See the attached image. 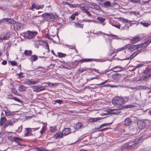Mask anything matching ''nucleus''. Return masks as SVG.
I'll list each match as a JSON object with an SVG mask.
<instances>
[{
	"label": "nucleus",
	"mask_w": 151,
	"mask_h": 151,
	"mask_svg": "<svg viewBox=\"0 0 151 151\" xmlns=\"http://www.w3.org/2000/svg\"><path fill=\"white\" fill-rule=\"evenodd\" d=\"M151 43V36L148 37L146 40V41L142 44H139L137 45H133L131 46L129 49L131 51H133L137 49H139L140 47V49L137 50L130 57L128 58H125L123 59H119V60L121 61L126 60H130L133 59L134 57L138 55L140 52V50L142 49H143L146 47Z\"/></svg>",
	"instance_id": "1"
},
{
	"label": "nucleus",
	"mask_w": 151,
	"mask_h": 151,
	"mask_svg": "<svg viewBox=\"0 0 151 151\" xmlns=\"http://www.w3.org/2000/svg\"><path fill=\"white\" fill-rule=\"evenodd\" d=\"M112 103L114 105H122L124 104V99L121 97H115L112 100Z\"/></svg>",
	"instance_id": "2"
},
{
	"label": "nucleus",
	"mask_w": 151,
	"mask_h": 151,
	"mask_svg": "<svg viewBox=\"0 0 151 151\" xmlns=\"http://www.w3.org/2000/svg\"><path fill=\"white\" fill-rule=\"evenodd\" d=\"M38 34L37 31H28L24 33V36L25 38L31 39L34 37Z\"/></svg>",
	"instance_id": "3"
},
{
	"label": "nucleus",
	"mask_w": 151,
	"mask_h": 151,
	"mask_svg": "<svg viewBox=\"0 0 151 151\" xmlns=\"http://www.w3.org/2000/svg\"><path fill=\"white\" fill-rule=\"evenodd\" d=\"M41 16L45 19V20L47 21L51 22L54 21L56 17L55 15L52 14H49L46 13L43 14Z\"/></svg>",
	"instance_id": "4"
},
{
	"label": "nucleus",
	"mask_w": 151,
	"mask_h": 151,
	"mask_svg": "<svg viewBox=\"0 0 151 151\" xmlns=\"http://www.w3.org/2000/svg\"><path fill=\"white\" fill-rule=\"evenodd\" d=\"M45 86H32V87L33 92L37 93L45 90L46 89Z\"/></svg>",
	"instance_id": "5"
},
{
	"label": "nucleus",
	"mask_w": 151,
	"mask_h": 151,
	"mask_svg": "<svg viewBox=\"0 0 151 151\" xmlns=\"http://www.w3.org/2000/svg\"><path fill=\"white\" fill-rule=\"evenodd\" d=\"M142 36H143V35L142 34H139L135 36L132 39V40H131V42L132 43L134 44L135 43L138 41L140 40L141 39L143 38L144 37H142Z\"/></svg>",
	"instance_id": "6"
},
{
	"label": "nucleus",
	"mask_w": 151,
	"mask_h": 151,
	"mask_svg": "<svg viewBox=\"0 0 151 151\" xmlns=\"http://www.w3.org/2000/svg\"><path fill=\"white\" fill-rule=\"evenodd\" d=\"M39 128V127H37L35 128H26V130L25 133L24 134V135L25 136H28L29 135H32L31 132L32 131V129H33L34 131H35V130H37Z\"/></svg>",
	"instance_id": "7"
},
{
	"label": "nucleus",
	"mask_w": 151,
	"mask_h": 151,
	"mask_svg": "<svg viewBox=\"0 0 151 151\" xmlns=\"http://www.w3.org/2000/svg\"><path fill=\"white\" fill-rule=\"evenodd\" d=\"M145 123L142 120H139L137 122V126L140 129H144L145 126Z\"/></svg>",
	"instance_id": "8"
},
{
	"label": "nucleus",
	"mask_w": 151,
	"mask_h": 151,
	"mask_svg": "<svg viewBox=\"0 0 151 151\" xmlns=\"http://www.w3.org/2000/svg\"><path fill=\"white\" fill-rule=\"evenodd\" d=\"M70 129L69 128L64 129L62 132L63 136H65L71 133Z\"/></svg>",
	"instance_id": "9"
},
{
	"label": "nucleus",
	"mask_w": 151,
	"mask_h": 151,
	"mask_svg": "<svg viewBox=\"0 0 151 151\" xmlns=\"http://www.w3.org/2000/svg\"><path fill=\"white\" fill-rule=\"evenodd\" d=\"M115 110L114 109H109L105 111L104 112L101 114L102 116L107 115L109 114H112V111Z\"/></svg>",
	"instance_id": "10"
},
{
	"label": "nucleus",
	"mask_w": 151,
	"mask_h": 151,
	"mask_svg": "<svg viewBox=\"0 0 151 151\" xmlns=\"http://www.w3.org/2000/svg\"><path fill=\"white\" fill-rule=\"evenodd\" d=\"M14 24V28L15 30H19L22 27V25L20 23L16 22V23Z\"/></svg>",
	"instance_id": "11"
},
{
	"label": "nucleus",
	"mask_w": 151,
	"mask_h": 151,
	"mask_svg": "<svg viewBox=\"0 0 151 151\" xmlns=\"http://www.w3.org/2000/svg\"><path fill=\"white\" fill-rule=\"evenodd\" d=\"M124 124L125 126H130L132 123V120L129 118H127L124 120Z\"/></svg>",
	"instance_id": "12"
},
{
	"label": "nucleus",
	"mask_w": 151,
	"mask_h": 151,
	"mask_svg": "<svg viewBox=\"0 0 151 151\" xmlns=\"http://www.w3.org/2000/svg\"><path fill=\"white\" fill-rule=\"evenodd\" d=\"M63 137V135L62 132H57L53 136L54 137L55 139H57L58 138H62Z\"/></svg>",
	"instance_id": "13"
},
{
	"label": "nucleus",
	"mask_w": 151,
	"mask_h": 151,
	"mask_svg": "<svg viewBox=\"0 0 151 151\" xmlns=\"http://www.w3.org/2000/svg\"><path fill=\"white\" fill-rule=\"evenodd\" d=\"M122 69V68L119 66H117L112 68V70L114 72L120 71Z\"/></svg>",
	"instance_id": "14"
},
{
	"label": "nucleus",
	"mask_w": 151,
	"mask_h": 151,
	"mask_svg": "<svg viewBox=\"0 0 151 151\" xmlns=\"http://www.w3.org/2000/svg\"><path fill=\"white\" fill-rule=\"evenodd\" d=\"M102 5L104 7L107 8L110 6L111 3L110 1H107L102 4Z\"/></svg>",
	"instance_id": "15"
},
{
	"label": "nucleus",
	"mask_w": 151,
	"mask_h": 151,
	"mask_svg": "<svg viewBox=\"0 0 151 151\" xmlns=\"http://www.w3.org/2000/svg\"><path fill=\"white\" fill-rule=\"evenodd\" d=\"M121 77V75L119 74H114L113 76V78L116 81H118L120 79Z\"/></svg>",
	"instance_id": "16"
},
{
	"label": "nucleus",
	"mask_w": 151,
	"mask_h": 151,
	"mask_svg": "<svg viewBox=\"0 0 151 151\" xmlns=\"http://www.w3.org/2000/svg\"><path fill=\"white\" fill-rule=\"evenodd\" d=\"M122 109V108H118L116 109H115V110L114 111H112V114H113L116 115L119 114L121 112L120 110Z\"/></svg>",
	"instance_id": "17"
},
{
	"label": "nucleus",
	"mask_w": 151,
	"mask_h": 151,
	"mask_svg": "<svg viewBox=\"0 0 151 151\" xmlns=\"http://www.w3.org/2000/svg\"><path fill=\"white\" fill-rule=\"evenodd\" d=\"M10 37V35L8 33H6L4 35L1 37V38L3 40H6L8 39Z\"/></svg>",
	"instance_id": "18"
},
{
	"label": "nucleus",
	"mask_w": 151,
	"mask_h": 151,
	"mask_svg": "<svg viewBox=\"0 0 151 151\" xmlns=\"http://www.w3.org/2000/svg\"><path fill=\"white\" fill-rule=\"evenodd\" d=\"M32 53V52L31 50H26L24 52V54L26 56H30Z\"/></svg>",
	"instance_id": "19"
},
{
	"label": "nucleus",
	"mask_w": 151,
	"mask_h": 151,
	"mask_svg": "<svg viewBox=\"0 0 151 151\" xmlns=\"http://www.w3.org/2000/svg\"><path fill=\"white\" fill-rule=\"evenodd\" d=\"M100 119V118L99 117L91 118L89 119L88 121L89 122H93Z\"/></svg>",
	"instance_id": "20"
},
{
	"label": "nucleus",
	"mask_w": 151,
	"mask_h": 151,
	"mask_svg": "<svg viewBox=\"0 0 151 151\" xmlns=\"http://www.w3.org/2000/svg\"><path fill=\"white\" fill-rule=\"evenodd\" d=\"M93 59H83L80 60V62L82 63L83 62H87L92 61L93 60Z\"/></svg>",
	"instance_id": "21"
},
{
	"label": "nucleus",
	"mask_w": 151,
	"mask_h": 151,
	"mask_svg": "<svg viewBox=\"0 0 151 151\" xmlns=\"http://www.w3.org/2000/svg\"><path fill=\"white\" fill-rule=\"evenodd\" d=\"M7 23L9 24H14L16 23V21L13 19L8 18Z\"/></svg>",
	"instance_id": "22"
},
{
	"label": "nucleus",
	"mask_w": 151,
	"mask_h": 151,
	"mask_svg": "<svg viewBox=\"0 0 151 151\" xmlns=\"http://www.w3.org/2000/svg\"><path fill=\"white\" fill-rule=\"evenodd\" d=\"M38 59V58L37 55H34L31 56L30 58V60L31 61H32V62H33L37 60Z\"/></svg>",
	"instance_id": "23"
},
{
	"label": "nucleus",
	"mask_w": 151,
	"mask_h": 151,
	"mask_svg": "<svg viewBox=\"0 0 151 151\" xmlns=\"http://www.w3.org/2000/svg\"><path fill=\"white\" fill-rule=\"evenodd\" d=\"M27 88V87L23 85H22L19 86V90L21 92L25 91Z\"/></svg>",
	"instance_id": "24"
},
{
	"label": "nucleus",
	"mask_w": 151,
	"mask_h": 151,
	"mask_svg": "<svg viewBox=\"0 0 151 151\" xmlns=\"http://www.w3.org/2000/svg\"><path fill=\"white\" fill-rule=\"evenodd\" d=\"M12 92L15 95L19 96H22L21 94L18 93L17 91L14 88L12 89Z\"/></svg>",
	"instance_id": "25"
},
{
	"label": "nucleus",
	"mask_w": 151,
	"mask_h": 151,
	"mask_svg": "<svg viewBox=\"0 0 151 151\" xmlns=\"http://www.w3.org/2000/svg\"><path fill=\"white\" fill-rule=\"evenodd\" d=\"M80 8L82 9L83 12L86 13L88 11V7L87 6H82L80 5Z\"/></svg>",
	"instance_id": "26"
},
{
	"label": "nucleus",
	"mask_w": 151,
	"mask_h": 151,
	"mask_svg": "<svg viewBox=\"0 0 151 151\" xmlns=\"http://www.w3.org/2000/svg\"><path fill=\"white\" fill-rule=\"evenodd\" d=\"M6 118L5 117L1 116L0 121V125L2 126L4 124V122L6 121Z\"/></svg>",
	"instance_id": "27"
},
{
	"label": "nucleus",
	"mask_w": 151,
	"mask_h": 151,
	"mask_svg": "<svg viewBox=\"0 0 151 151\" xmlns=\"http://www.w3.org/2000/svg\"><path fill=\"white\" fill-rule=\"evenodd\" d=\"M82 126L83 125L81 123H78L76 124L75 128L76 129H78L81 128L82 127Z\"/></svg>",
	"instance_id": "28"
},
{
	"label": "nucleus",
	"mask_w": 151,
	"mask_h": 151,
	"mask_svg": "<svg viewBox=\"0 0 151 151\" xmlns=\"http://www.w3.org/2000/svg\"><path fill=\"white\" fill-rule=\"evenodd\" d=\"M49 129L51 132H55L56 131V127L55 126L50 127L49 128Z\"/></svg>",
	"instance_id": "29"
},
{
	"label": "nucleus",
	"mask_w": 151,
	"mask_h": 151,
	"mask_svg": "<svg viewBox=\"0 0 151 151\" xmlns=\"http://www.w3.org/2000/svg\"><path fill=\"white\" fill-rule=\"evenodd\" d=\"M93 9L96 10H98L99 11H100L101 10V8L100 6L98 5L95 4L93 6Z\"/></svg>",
	"instance_id": "30"
},
{
	"label": "nucleus",
	"mask_w": 151,
	"mask_h": 151,
	"mask_svg": "<svg viewBox=\"0 0 151 151\" xmlns=\"http://www.w3.org/2000/svg\"><path fill=\"white\" fill-rule=\"evenodd\" d=\"M58 56L59 58L65 57L66 56L65 54L61 52H58Z\"/></svg>",
	"instance_id": "31"
},
{
	"label": "nucleus",
	"mask_w": 151,
	"mask_h": 151,
	"mask_svg": "<svg viewBox=\"0 0 151 151\" xmlns=\"http://www.w3.org/2000/svg\"><path fill=\"white\" fill-rule=\"evenodd\" d=\"M120 19L123 22L130 23L132 22L131 21L127 19H124L122 18H120Z\"/></svg>",
	"instance_id": "32"
},
{
	"label": "nucleus",
	"mask_w": 151,
	"mask_h": 151,
	"mask_svg": "<svg viewBox=\"0 0 151 151\" xmlns=\"http://www.w3.org/2000/svg\"><path fill=\"white\" fill-rule=\"evenodd\" d=\"M74 26L77 28H83V25L78 23H75L74 24Z\"/></svg>",
	"instance_id": "33"
},
{
	"label": "nucleus",
	"mask_w": 151,
	"mask_h": 151,
	"mask_svg": "<svg viewBox=\"0 0 151 151\" xmlns=\"http://www.w3.org/2000/svg\"><path fill=\"white\" fill-rule=\"evenodd\" d=\"M39 82V79H36L35 80H33V79L31 80V84L34 85L38 83Z\"/></svg>",
	"instance_id": "34"
},
{
	"label": "nucleus",
	"mask_w": 151,
	"mask_h": 151,
	"mask_svg": "<svg viewBox=\"0 0 151 151\" xmlns=\"http://www.w3.org/2000/svg\"><path fill=\"white\" fill-rule=\"evenodd\" d=\"M8 18H4L0 20V24L2 23H7Z\"/></svg>",
	"instance_id": "35"
},
{
	"label": "nucleus",
	"mask_w": 151,
	"mask_h": 151,
	"mask_svg": "<svg viewBox=\"0 0 151 151\" xmlns=\"http://www.w3.org/2000/svg\"><path fill=\"white\" fill-rule=\"evenodd\" d=\"M135 107V106L133 105L130 104L129 105H127L126 106H125L124 107V108H125V109L127 108H133Z\"/></svg>",
	"instance_id": "36"
},
{
	"label": "nucleus",
	"mask_w": 151,
	"mask_h": 151,
	"mask_svg": "<svg viewBox=\"0 0 151 151\" xmlns=\"http://www.w3.org/2000/svg\"><path fill=\"white\" fill-rule=\"evenodd\" d=\"M44 83L47 84L48 85V86H50V87L53 86H56L57 84V83H49V82H45Z\"/></svg>",
	"instance_id": "37"
},
{
	"label": "nucleus",
	"mask_w": 151,
	"mask_h": 151,
	"mask_svg": "<svg viewBox=\"0 0 151 151\" xmlns=\"http://www.w3.org/2000/svg\"><path fill=\"white\" fill-rule=\"evenodd\" d=\"M128 46L127 45L124 46L118 49H117V51L119 52L120 51H121L122 50H125V49H126V48H128Z\"/></svg>",
	"instance_id": "38"
},
{
	"label": "nucleus",
	"mask_w": 151,
	"mask_h": 151,
	"mask_svg": "<svg viewBox=\"0 0 151 151\" xmlns=\"http://www.w3.org/2000/svg\"><path fill=\"white\" fill-rule=\"evenodd\" d=\"M98 20L101 23L104 22L105 21V19L101 17H98L97 18Z\"/></svg>",
	"instance_id": "39"
},
{
	"label": "nucleus",
	"mask_w": 151,
	"mask_h": 151,
	"mask_svg": "<svg viewBox=\"0 0 151 151\" xmlns=\"http://www.w3.org/2000/svg\"><path fill=\"white\" fill-rule=\"evenodd\" d=\"M140 24L146 27H148V26L150 25V24L148 23H146L143 22H141Z\"/></svg>",
	"instance_id": "40"
},
{
	"label": "nucleus",
	"mask_w": 151,
	"mask_h": 151,
	"mask_svg": "<svg viewBox=\"0 0 151 151\" xmlns=\"http://www.w3.org/2000/svg\"><path fill=\"white\" fill-rule=\"evenodd\" d=\"M21 140V139L19 137H13L12 139V141H15L16 142H18L19 140Z\"/></svg>",
	"instance_id": "41"
},
{
	"label": "nucleus",
	"mask_w": 151,
	"mask_h": 151,
	"mask_svg": "<svg viewBox=\"0 0 151 151\" xmlns=\"http://www.w3.org/2000/svg\"><path fill=\"white\" fill-rule=\"evenodd\" d=\"M45 126H43L40 132L42 134L44 133L45 132Z\"/></svg>",
	"instance_id": "42"
},
{
	"label": "nucleus",
	"mask_w": 151,
	"mask_h": 151,
	"mask_svg": "<svg viewBox=\"0 0 151 151\" xmlns=\"http://www.w3.org/2000/svg\"><path fill=\"white\" fill-rule=\"evenodd\" d=\"M10 63L11 64V65L12 66H17L18 65V64L17 62L14 61H10Z\"/></svg>",
	"instance_id": "43"
},
{
	"label": "nucleus",
	"mask_w": 151,
	"mask_h": 151,
	"mask_svg": "<svg viewBox=\"0 0 151 151\" xmlns=\"http://www.w3.org/2000/svg\"><path fill=\"white\" fill-rule=\"evenodd\" d=\"M66 46L67 47H68L69 49H75V47H76V45H66Z\"/></svg>",
	"instance_id": "44"
},
{
	"label": "nucleus",
	"mask_w": 151,
	"mask_h": 151,
	"mask_svg": "<svg viewBox=\"0 0 151 151\" xmlns=\"http://www.w3.org/2000/svg\"><path fill=\"white\" fill-rule=\"evenodd\" d=\"M53 102L60 104L63 103V101L60 100H55L53 101Z\"/></svg>",
	"instance_id": "45"
},
{
	"label": "nucleus",
	"mask_w": 151,
	"mask_h": 151,
	"mask_svg": "<svg viewBox=\"0 0 151 151\" xmlns=\"http://www.w3.org/2000/svg\"><path fill=\"white\" fill-rule=\"evenodd\" d=\"M15 121L14 119L12 120L10 122H8L9 125H13L15 123Z\"/></svg>",
	"instance_id": "46"
},
{
	"label": "nucleus",
	"mask_w": 151,
	"mask_h": 151,
	"mask_svg": "<svg viewBox=\"0 0 151 151\" xmlns=\"http://www.w3.org/2000/svg\"><path fill=\"white\" fill-rule=\"evenodd\" d=\"M37 151H46L45 149L42 147H37L35 149Z\"/></svg>",
	"instance_id": "47"
},
{
	"label": "nucleus",
	"mask_w": 151,
	"mask_h": 151,
	"mask_svg": "<svg viewBox=\"0 0 151 151\" xmlns=\"http://www.w3.org/2000/svg\"><path fill=\"white\" fill-rule=\"evenodd\" d=\"M44 6V5L37 6L36 8V9L37 10H38L40 9H42L43 8V7Z\"/></svg>",
	"instance_id": "48"
},
{
	"label": "nucleus",
	"mask_w": 151,
	"mask_h": 151,
	"mask_svg": "<svg viewBox=\"0 0 151 151\" xmlns=\"http://www.w3.org/2000/svg\"><path fill=\"white\" fill-rule=\"evenodd\" d=\"M136 145H137V144L136 143H134L132 145H130V143H129V144L128 145V147H134Z\"/></svg>",
	"instance_id": "49"
},
{
	"label": "nucleus",
	"mask_w": 151,
	"mask_h": 151,
	"mask_svg": "<svg viewBox=\"0 0 151 151\" xmlns=\"http://www.w3.org/2000/svg\"><path fill=\"white\" fill-rule=\"evenodd\" d=\"M79 63H80V60H76L73 63L74 64L75 66H76L78 65Z\"/></svg>",
	"instance_id": "50"
},
{
	"label": "nucleus",
	"mask_w": 151,
	"mask_h": 151,
	"mask_svg": "<svg viewBox=\"0 0 151 151\" xmlns=\"http://www.w3.org/2000/svg\"><path fill=\"white\" fill-rule=\"evenodd\" d=\"M113 123V122H111V123H105V124H104L101 125L102 127H103L104 126H108V125H111Z\"/></svg>",
	"instance_id": "51"
},
{
	"label": "nucleus",
	"mask_w": 151,
	"mask_h": 151,
	"mask_svg": "<svg viewBox=\"0 0 151 151\" xmlns=\"http://www.w3.org/2000/svg\"><path fill=\"white\" fill-rule=\"evenodd\" d=\"M13 100L17 101L21 103L22 102V101L19 99L17 98V97H14L13 98Z\"/></svg>",
	"instance_id": "52"
},
{
	"label": "nucleus",
	"mask_w": 151,
	"mask_h": 151,
	"mask_svg": "<svg viewBox=\"0 0 151 151\" xmlns=\"http://www.w3.org/2000/svg\"><path fill=\"white\" fill-rule=\"evenodd\" d=\"M36 6H37L35 4H33L32 5V7H30L29 8V9L31 10H33L35 8H36Z\"/></svg>",
	"instance_id": "53"
},
{
	"label": "nucleus",
	"mask_w": 151,
	"mask_h": 151,
	"mask_svg": "<svg viewBox=\"0 0 151 151\" xmlns=\"http://www.w3.org/2000/svg\"><path fill=\"white\" fill-rule=\"evenodd\" d=\"M83 70H84V71H90L89 72H91L92 71V70L90 68H83Z\"/></svg>",
	"instance_id": "54"
},
{
	"label": "nucleus",
	"mask_w": 151,
	"mask_h": 151,
	"mask_svg": "<svg viewBox=\"0 0 151 151\" xmlns=\"http://www.w3.org/2000/svg\"><path fill=\"white\" fill-rule=\"evenodd\" d=\"M23 73L22 72H21L19 74H17V75L20 78H22L24 77V76L22 75Z\"/></svg>",
	"instance_id": "55"
},
{
	"label": "nucleus",
	"mask_w": 151,
	"mask_h": 151,
	"mask_svg": "<svg viewBox=\"0 0 151 151\" xmlns=\"http://www.w3.org/2000/svg\"><path fill=\"white\" fill-rule=\"evenodd\" d=\"M22 125L20 126L19 127H18V129L17 130V131L18 132H21L22 130Z\"/></svg>",
	"instance_id": "56"
},
{
	"label": "nucleus",
	"mask_w": 151,
	"mask_h": 151,
	"mask_svg": "<svg viewBox=\"0 0 151 151\" xmlns=\"http://www.w3.org/2000/svg\"><path fill=\"white\" fill-rule=\"evenodd\" d=\"M106 82H107V81H105L104 82H102V83H100V84H96V87H95V88H98V86L99 85H103V84H104L105 83H106Z\"/></svg>",
	"instance_id": "57"
},
{
	"label": "nucleus",
	"mask_w": 151,
	"mask_h": 151,
	"mask_svg": "<svg viewBox=\"0 0 151 151\" xmlns=\"http://www.w3.org/2000/svg\"><path fill=\"white\" fill-rule=\"evenodd\" d=\"M112 25L119 29L121 27V25L120 24L118 25L112 24Z\"/></svg>",
	"instance_id": "58"
},
{
	"label": "nucleus",
	"mask_w": 151,
	"mask_h": 151,
	"mask_svg": "<svg viewBox=\"0 0 151 151\" xmlns=\"http://www.w3.org/2000/svg\"><path fill=\"white\" fill-rule=\"evenodd\" d=\"M150 71V70L147 69L144 71V73L145 74H147L148 73H149Z\"/></svg>",
	"instance_id": "59"
},
{
	"label": "nucleus",
	"mask_w": 151,
	"mask_h": 151,
	"mask_svg": "<svg viewBox=\"0 0 151 151\" xmlns=\"http://www.w3.org/2000/svg\"><path fill=\"white\" fill-rule=\"evenodd\" d=\"M7 63V61L6 60H4L1 63L2 64L4 65H6V64Z\"/></svg>",
	"instance_id": "60"
},
{
	"label": "nucleus",
	"mask_w": 151,
	"mask_h": 151,
	"mask_svg": "<svg viewBox=\"0 0 151 151\" xmlns=\"http://www.w3.org/2000/svg\"><path fill=\"white\" fill-rule=\"evenodd\" d=\"M26 83L27 84H28L29 85H31V80H28L26 82Z\"/></svg>",
	"instance_id": "61"
},
{
	"label": "nucleus",
	"mask_w": 151,
	"mask_h": 151,
	"mask_svg": "<svg viewBox=\"0 0 151 151\" xmlns=\"http://www.w3.org/2000/svg\"><path fill=\"white\" fill-rule=\"evenodd\" d=\"M125 99H124L125 101H126V102H128L129 100V96L124 97Z\"/></svg>",
	"instance_id": "62"
},
{
	"label": "nucleus",
	"mask_w": 151,
	"mask_h": 151,
	"mask_svg": "<svg viewBox=\"0 0 151 151\" xmlns=\"http://www.w3.org/2000/svg\"><path fill=\"white\" fill-rule=\"evenodd\" d=\"M129 1L134 3H137L139 1V0H129Z\"/></svg>",
	"instance_id": "63"
},
{
	"label": "nucleus",
	"mask_w": 151,
	"mask_h": 151,
	"mask_svg": "<svg viewBox=\"0 0 151 151\" xmlns=\"http://www.w3.org/2000/svg\"><path fill=\"white\" fill-rule=\"evenodd\" d=\"M75 16L73 14L70 17V18L72 19V20H73L75 19Z\"/></svg>",
	"instance_id": "64"
}]
</instances>
